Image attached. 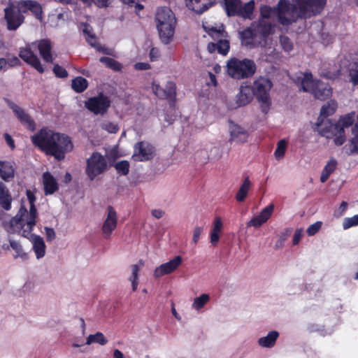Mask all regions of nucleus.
I'll return each instance as SVG.
<instances>
[{
  "label": "nucleus",
  "instance_id": "obj_54",
  "mask_svg": "<svg viewBox=\"0 0 358 358\" xmlns=\"http://www.w3.org/2000/svg\"><path fill=\"white\" fill-rule=\"evenodd\" d=\"M322 224V223L320 221H317V222H315L314 224H310L306 230L308 235V236H314L321 229Z\"/></svg>",
  "mask_w": 358,
  "mask_h": 358
},
{
  "label": "nucleus",
  "instance_id": "obj_26",
  "mask_svg": "<svg viewBox=\"0 0 358 358\" xmlns=\"http://www.w3.org/2000/svg\"><path fill=\"white\" fill-rule=\"evenodd\" d=\"M187 6L196 13H203L215 3V0H186Z\"/></svg>",
  "mask_w": 358,
  "mask_h": 358
},
{
  "label": "nucleus",
  "instance_id": "obj_34",
  "mask_svg": "<svg viewBox=\"0 0 358 358\" xmlns=\"http://www.w3.org/2000/svg\"><path fill=\"white\" fill-rule=\"evenodd\" d=\"M279 334L276 331H270L266 336L261 337L258 340V344L263 348H271L275 344Z\"/></svg>",
  "mask_w": 358,
  "mask_h": 358
},
{
  "label": "nucleus",
  "instance_id": "obj_62",
  "mask_svg": "<svg viewBox=\"0 0 358 358\" xmlns=\"http://www.w3.org/2000/svg\"><path fill=\"white\" fill-rule=\"evenodd\" d=\"M303 236V230L301 229H298L295 231L293 239H292V243L293 245H297L299 241H301Z\"/></svg>",
  "mask_w": 358,
  "mask_h": 358
},
{
  "label": "nucleus",
  "instance_id": "obj_60",
  "mask_svg": "<svg viewBox=\"0 0 358 358\" xmlns=\"http://www.w3.org/2000/svg\"><path fill=\"white\" fill-rule=\"evenodd\" d=\"M26 194H27V199H28V201H29V208L32 209L33 208H36V206L34 205V203L36 201V197L34 196V194L32 191L28 189L27 190L26 192Z\"/></svg>",
  "mask_w": 358,
  "mask_h": 358
},
{
  "label": "nucleus",
  "instance_id": "obj_50",
  "mask_svg": "<svg viewBox=\"0 0 358 358\" xmlns=\"http://www.w3.org/2000/svg\"><path fill=\"white\" fill-rule=\"evenodd\" d=\"M34 1L32 0H27V1H20L18 2L17 10L23 15V13H26L28 10H29Z\"/></svg>",
  "mask_w": 358,
  "mask_h": 358
},
{
  "label": "nucleus",
  "instance_id": "obj_58",
  "mask_svg": "<svg viewBox=\"0 0 358 358\" xmlns=\"http://www.w3.org/2000/svg\"><path fill=\"white\" fill-rule=\"evenodd\" d=\"M45 232L46 240L48 242H51L55 238V232L52 228H50L48 227H45Z\"/></svg>",
  "mask_w": 358,
  "mask_h": 358
},
{
  "label": "nucleus",
  "instance_id": "obj_11",
  "mask_svg": "<svg viewBox=\"0 0 358 358\" xmlns=\"http://www.w3.org/2000/svg\"><path fill=\"white\" fill-rule=\"evenodd\" d=\"M327 125L319 130V134L322 136L327 138H332L334 137V141L335 145L339 146L343 145L345 141V131L341 127L339 124H333L330 120H327Z\"/></svg>",
  "mask_w": 358,
  "mask_h": 358
},
{
  "label": "nucleus",
  "instance_id": "obj_16",
  "mask_svg": "<svg viewBox=\"0 0 358 358\" xmlns=\"http://www.w3.org/2000/svg\"><path fill=\"white\" fill-rule=\"evenodd\" d=\"M154 148L147 142L137 143L134 146L132 158L135 161H147L153 157Z\"/></svg>",
  "mask_w": 358,
  "mask_h": 358
},
{
  "label": "nucleus",
  "instance_id": "obj_12",
  "mask_svg": "<svg viewBox=\"0 0 358 358\" xmlns=\"http://www.w3.org/2000/svg\"><path fill=\"white\" fill-rule=\"evenodd\" d=\"M4 20L7 29L15 31L24 23V16L15 6L10 5L4 9Z\"/></svg>",
  "mask_w": 358,
  "mask_h": 358
},
{
  "label": "nucleus",
  "instance_id": "obj_35",
  "mask_svg": "<svg viewBox=\"0 0 358 358\" xmlns=\"http://www.w3.org/2000/svg\"><path fill=\"white\" fill-rule=\"evenodd\" d=\"M0 176L6 181L13 178L15 169L13 164L7 162L0 161Z\"/></svg>",
  "mask_w": 358,
  "mask_h": 358
},
{
  "label": "nucleus",
  "instance_id": "obj_57",
  "mask_svg": "<svg viewBox=\"0 0 358 358\" xmlns=\"http://www.w3.org/2000/svg\"><path fill=\"white\" fill-rule=\"evenodd\" d=\"M53 72L58 78H66L68 76L67 71L58 64L54 66Z\"/></svg>",
  "mask_w": 358,
  "mask_h": 358
},
{
  "label": "nucleus",
  "instance_id": "obj_18",
  "mask_svg": "<svg viewBox=\"0 0 358 358\" xmlns=\"http://www.w3.org/2000/svg\"><path fill=\"white\" fill-rule=\"evenodd\" d=\"M9 106L18 120L28 129L34 131L35 122L31 116L21 107L14 103H10Z\"/></svg>",
  "mask_w": 358,
  "mask_h": 358
},
{
  "label": "nucleus",
  "instance_id": "obj_24",
  "mask_svg": "<svg viewBox=\"0 0 358 358\" xmlns=\"http://www.w3.org/2000/svg\"><path fill=\"white\" fill-rule=\"evenodd\" d=\"M32 243V250L35 253L37 259L45 257L46 253V245L42 237L36 234H30L28 238Z\"/></svg>",
  "mask_w": 358,
  "mask_h": 358
},
{
  "label": "nucleus",
  "instance_id": "obj_21",
  "mask_svg": "<svg viewBox=\"0 0 358 358\" xmlns=\"http://www.w3.org/2000/svg\"><path fill=\"white\" fill-rule=\"evenodd\" d=\"M337 108V103L334 101L331 100L328 101L326 104H324L320 110V115L318 117L317 120V122L315 124V129L320 130V127L324 123V119L327 117L328 116H330L333 115Z\"/></svg>",
  "mask_w": 358,
  "mask_h": 358
},
{
  "label": "nucleus",
  "instance_id": "obj_38",
  "mask_svg": "<svg viewBox=\"0 0 358 358\" xmlns=\"http://www.w3.org/2000/svg\"><path fill=\"white\" fill-rule=\"evenodd\" d=\"M224 8L228 16H236L240 7V0H224Z\"/></svg>",
  "mask_w": 358,
  "mask_h": 358
},
{
  "label": "nucleus",
  "instance_id": "obj_3",
  "mask_svg": "<svg viewBox=\"0 0 358 358\" xmlns=\"http://www.w3.org/2000/svg\"><path fill=\"white\" fill-rule=\"evenodd\" d=\"M37 215L36 208H29L28 211L24 206H22L15 217L8 222L3 221L2 224L8 233H19L22 236L29 238L36 225Z\"/></svg>",
  "mask_w": 358,
  "mask_h": 358
},
{
  "label": "nucleus",
  "instance_id": "obj_4",
  "mask_svg": "<svg viewBox=\"0 0 358 358\" xmlns=\"http://www.w3.org/2000/svg\"><path fill=\"white\" fill-rule=\"evenodd\" d=\"M176 17L169 7L158 8V36L164 44H169L173 38Z\"/></svg>",
  "mask_w": 358,
  "mask_h": 358
},
{
  "label": "nucleus",
  "instance_id": "obj_9",
  "mask_svg": "<svg viewBox=\"0 0 358 358\" xmlns=\"http://www.w3.org/2000/svg\"><path fill=\"white\" fill-rule=\"evenodd\" d=\"M176 85L174 82L169 81L165 87L160 90L158 85V97L166 99L169 103V113L165 114V120L169 124H172L176 117Z\"/></svg>",
  "mask_w": 358,
  "mask_h": 358
},
{
  "label": "nucleus",
  "instance_id": "obj_2",
  "mask_svg": "<svg viewBox=\"0 0 358 358\" xmlns=\"http://www.w3.org/2000/svg\"><path fill=\"white\" fill-rule=\"evenodd\" d=\"M31 139L32 143L41 151L54 156L59 161L64 158L66 152L73 149V143L68 136L48 128L41 129Z\"/></svg>",
  "mask_w": 358,
  "mask_h": 358
},
{
  "label": "nucleus",
  "instance_id": "obj_17",
  "mask_svg": "<svg viewBox=\"0 0 358 358\" xmlns=\"http://www.w3.org/2000/svg\"><path fill=\"white\" fill-rule=\"evenodd\" d=\"M238 34L241 45L243 46L254 48L261 43L252 25L239 31Z\"/></svg>",
  "mask_w": 358,
  "mask_h": 358
},
{
  "label": "nucleus",
  "instance_id": "obj_5",
  "mask_svg": "<svg viewBox=\"0 0 358 358\" xmlns=\"http://www.w3.org/2000/svg\"><path fill=\"white\" fill-rule=\"evenodd\" d=\"M301 90L310 92L315 99L324 101L332 94V88L327 83L313 79L310 72L303 73L301 81Z\"/></svg>",
  "mask_w": 358,
  "mask_h": 358
},
{
  "label": "nucleus",
  "instance_id": "obj_23",
  "mask_svg": "<svg viewBox=\"0 0 358 358\" xmlns=\"http://www.w3.org/2000/svg\"><path fill=\"white\" fill-rule=\"evenodd\" d=\"M42 183L45 195L53 194L59 189L57 180L48 171L43 173Z\"/></svg>",
  "mask_w": 358,
  "mask_h": 358
},
{
  "label": "nucleus",
  "instance_id": "obj_20",
  "mask_svg": "<svg viewBox=\"0 0 358 358\" xmlns=\"http://www.w3.org/2000/svg\"><path fill=\"white\" fill-rule=\"evenodd\" d=\"M36 48H38L42 59L48 63H52L53 57L52 54V43L48 39H41L34 42Z\"/></svg>",
  "mask_w": 358,
  "mask_h": 358
},
{
  "label": "nucleus",
  "instance_id": "obj_27",
  "mask_svg": "<svg viewBox=\"0 0 358 358\" xmlns=\"http://www.w3.org/2000/svg\"><path fill=\"white\" fill-rule=\"evenodd\" d=\"M182 258L181 256H176L166 263L161 264L158 266V273L160 275H167L175 271L182 264Z\"/></svg>",
  "mask_w": 358,
  "mask_h": 358
},
{
  "label": "nucleus",
  "instance_id": "obj_1",
  "mask_svg": "<svg viewBox=\"0 0 358 358\" xmlns=\"http://www.w3.org/2000/svg\"><path fill=\"white\" fill-rule=\"evenodd\" d=\"M279 0L276 6L278 22L284 26L295 22L299 18L306 19L320 14L327 0Z\"/></svg>",
  "mask_w": 358,
  "mask_h": 358
},
{
  "label": "nucleus",
  "instance_id": "obj_15",
  "mask_svg": "<svg viewBox=\"0 0 358 358\" xmlns=\"http://www.w3.org/2000/svg\"><path fill=\"white\" fill-rule=\"evenodd\" d=\"M117 224V215L112 206H108L106 210L105 220L101 227L102 235L104 238L109 239L113 231L116 229Z\"/></svg>",
  "mask_w": 358,
  "mask_h": 358
},
{
  "label": "nucleus",
  "instance_id": "obj_22",
  "mask_svg": "<svg viewBox=\"0 0 358 358\" xmlns=\"http://www.w3.org/2000/svg\"><path fill=\"white\" fill-rule=\"evenodd\" d=\"M83 33L85 36L87 42L93 48H96L97 50L104 53V54H110L109 50L108 48L101 47L99 43L97 42L96 37L95 34L93 33L92 28L90 25L87 24H83Z\"/></svg>",
  "mask_w": 358,
  "mask_h": 358
},
{
  "label": "nucleus",
  "instance_id": "obj_25",
  "mask_svg": "<svg viewBox=\"0 0 358 358\" xmlns=\"http://www.w3.org/2000/svg\"><path fill=\"white\" fill-rule=\"evenodd\" d=\"M230 141H236L237 142L244 143L247 141L248 135L247 131L241 126L229 120Z\"/></svg>",
  "mask_w": 358,
  "mask_h": 358
},
{
  "label": "nucleus",
  "instance_id": "obj_10",
  "mask_svg": "<svg viewBox=\"0 0 358 358\" xmlns=\"http://www.w3.org/2000/svg\"><path fill=\"white\" fill-rule=\"evenodd\" d=\"M107 169V161L104 156L94 152L87 160L86 174L91 180L103 173Z\"/></svg>",
  "mask_w": 358,
  "mask_h": 358
},
{
  "label": "nucleus",
  "instance_id": "obj_19",
  "mask_svg": "<svg viewBox=\"0 0 358 358\" xmlns=\"http://www.w3.org/2000/svg\"><path fill=\"white\" fill-rule=\"evenodd\" d=\"M251 25L260 41L266 39L273 33V25L263 19L253 22Z\"/></svg>",
  "mask_w": 358,
  "mask_h": 358
},
{
  "label": "nucleus",
  "instance_id": "obj_30",
  "mask_svg": "<svg viewBox=\"0 0 358 358\" xmlns=\"http://www.w3.org/2000/svg\"><path fill=\"white\" fill-rule=\"evenodd\" d=\"M12 196L5 184L0 181V206L6 210L11 208Z\"/></svg>",
  "mask_w": 358,
  "mask_h": 358
},
{
  "label": "nucleus",
  "instance_id": "obj_28",
  "mask_svg": "<svg viewBox=\"0 0 358 358\" xmlns=\"http://www.w3.org/2000/svg\"><path fill=\"white\" fill-rule=\"evenodd\" d=\"M252 99V89L249 85H241L240 92L236 96L237 107L245 106Z\"/></svg>",
  "mask_w": 358,
  "mask_h": 358
},
{
  "label": "nucleus",
  "instance_id": "obj_37",
  "mask_svg": "<svg viewBox=\"0 0 358 358\" xmlns=\"http://www.w3.org/2000/svg\"><path fill=\"white\" fill-rule=\"evenodd\" d=\"M337 166V162L335 159H331L324 167L321 176L320 181L325 182L331 176V174L336 170Z\"/></svg>",
  "mask_w": 358,
  "mask_h": 358
},
{
  "label": "nucleus",
  "instance_id": "obj_56",
  "mask_svg": "<svg viewBox=\"0 0 358 358\" xmlns=\"http://www.w3.org/2000/svg\"><path fill=\"white\" fill-rule=\"evenodd\" d=\"M264 220H262V218L260 217L259 215L254 217L252 219H251L248 223L247 227H261L264 223L266 222V221H264Z\"/></svg>",
  "mask_w": 358,
  "mask_h": 358
},
{
  "label": "nucleus",
  "instance_id": "obj_51",
  "mask_svg": "<svg viewBox=\"0 0 358 358\" xmlns=\"http://www.w3.org/2000/svg\"><path fill=\"white\" fill-rule=\"evenodd\" d=\"M274 209V205L270 204L266 208H264L259 214L260 217L262 218V220H264V221H267L272 215Z\"/></svg>",
  "mask_w": 358,
  "mask_h": 358
},
{
  "label": "nucleus",
  "instance_id": "obj_7",
  "mask_svg": "<svg viewBox=\"0 0 358 358\" xmlns=\"http://www.w3.org/2000/svg\"><path fill=\"white\" fill-rule=\"evenodd\" d=\"M273 87L271 81L263 77L257 79L252 89V92L260 103V108L262 113L266 114L271 107V101L269 92Z\"/></svg>",
  "mask_w": 358,
  "mask_h": 358
},
{
  "label": "nucleus",
  "instance_id": "obj_46",
  "mask_svg": "<svg viewBox=\"0 0 358 358\" xmlns=\"http://www.w3.org/2000/svg\"><path fill=\"white\" fill-rule=\"evenodd\" d=\"M280 43L282 48L285 52H289L293 50V43L288 36L281 35L280 36Z\"/></svg>",
  "mask_w": 358,
  "mask_h": 358
},
{
  "label": "nucleus",
  "instance_id": "obj_29",
  "mask_svg": "<svg viewBox=\"0 0 358 358\" xmlns=\"http://www.w3.org/2000/svg\"><path fill=\"white\" fill-rule=\"evenodd\" d=\"M349 82L353 86H358V59H353L345 66Z\"/></svg>",
  "mask_w": 358,
  "mask_h": 358
},
{
  "label": "nucleus",
  "instance_id": "obj_36",
  "mask_svg": "<svg viewBox=\"0 0 358 358\" xmlns=\"http://www.w3.org/2000/svg\"><path fill=\"white\" fill-rule=\"evenodd\" d=\"M108 340L102 332L97 331L94 334H90L87 338L85 345H90L93 343H97L101 346L106 345Z\"/></svg>",
  "mask_w": 358,
  "mask_h": 358
},
{
  "label": "nucleus",
  "instance_id": "obj_53",
  "mask_svg": "<svg viewBox=\"0 0 358 358\" xmlns=\"http://www.w3.org/2000/svg\"><path fill=\"white\" fill-rule=\"evenodd\" d=\"M29 10L36 16L37 19H41L42 8L38 2L34 1Z\"/></svg>",
  "mask_w": 358,
  "mask_h": 358
},
{
  "label": "nucleus",
  "instance_id": "obj_14",
  "mask_svg": "<svg viewBox=\"0 0 358 358\" xmlns=\"http://www.w3.org/2000/svg\"><path fill=\"white\" fill-rule=\"evenodd\" d=\"M86 108L93 113L104 114L110 106L108 98L103 94L99 96L90 98L85 102Z\"/></svg>",
  "mask_w": 358,
  "mask_h": 358
},
{
  "label": "nucleus",
  "instance_id": "obj_44",
  "mask_svg": "<svg viewBox=\"0 0 358 358\" xmlns=\"http://www.w3.org/2000/svg\"><path fill=\"white\" fill-rule=\"evenodd\" d=\"M287 148V142L285 140H280L278 144L277 148L275 150L274 155L277 159L282 158L285 155Z\"/></svg>",
  "mask_w": 358,
  "mask_h": 358
},
{
  "label": "nucleus",
  "instance_id": "obj_43",
  "mask_svg": "<svg viewBox=\"0 0 358 358\" xmlns=\"http://www.w3.org/2000/svg\"><path fill=\"white\" fill-rule=\"evenodd\" d=\"M272 15L276 16L275 6L271 7L266 5L260 7V19H269Z\"/></svg>",
  "mask_w": 358,
  "mask_h": 358
},
{
  "label": "nucleus",
  "instance_id": "obj_59",
  "mask_svg": "<svg viewBox=\"0 0 358 358\" xmlns=\"http://www.w3.org/2000/svg\"><path fill=\"white\" fill-rule=\"evenodd\" d=\"M203 228L202 227H196L194 229L192 241L194 244L197 243L199 240L200 236L203 232Z\"/></svg>",
  "mask_w": 358,
  "mask_h": 358
},
{
  "label": "nucleus",
  "instance_id": "obj_48",
  "mask_svg": "<svg viewBox=\"0 0 358 358\" xmlns=\"http://www.w3.org/2000/svg\"><path fill=\"white\" fill-rule=\"evenodd\" d=\"M100 62L114 70L120 69V64L112 58L103 57L100 58Z\"/></svg>",
  "mask_w": 358,
  "mask_h": 358
},
{
  "label": "nucleus",
  "instance_id": "obj_6",
  "mask_svg": "<svg viewBox=\"0 0 358 358\" xmlns=\"http://www.w3.org/2000/svg\"><path fill=\"white\" fill-rule=\"evenodd\" d=\"M227 68L228 75L237 80L252 77L257 70L255 62L247 58L241 60L232 57L228 60Z\"/></svg>",
  "mask_w": 358,
  "mask_h": 358
},
{
  "label": "nucleus",
  "instance_id": "obj_39",
  "mask_svg": "<svg viewBox=\"0 0 358 358\" xmlns=\"http://www.w3.org/2000/svg\"><path fill=\"white\" fill-rule=\"evenodd\" d=\"M255 9V1L251 0L248 3H245L243 6L240 4V7L238 8V13L236 16H241L244 18L250 19L251 15L253 13Z\"/></svg>",
  "mask_w": 358,
  "mask_h": 358
},
{
  "label": "nucleus",
  "instance_id": "obj_64",
  "mask_svg": "<svg viewBox=\"0 0 358 358\" xmlns=\"http://www.w3.org/2000/svg\"><path fill=\"white\" fill-rule=\"evenodd\" d=\"M134 68L136 70H147L150 68V64L145 62H138L134 65Z\"/></svg>",
  "mask_w": 358,
  "mask_h": 358
},
{
  "label": "nucleus",
  "instance_id": "obj_32",
  "mask_svg": "<svg viewBox=\"0 0 358 358\" xmlns=\"http://www.w3.org/2000/svg\"><path fill=\"white\" fill-rule=\"evenodd\" d=\"M223 227V223L220 217H216L213 222V227L210 232V243L216 246L219 242L220 233Z\"/></svg>",
  "mask_w": 358,
  "mask_h": 358
},
{
  "label": "nucleus",
  "instance_id": "obj_33",
  "mask_svg": "<svg viewBox=\"0 0 358 358\" xmlns=\"http://www.w3.org/2000/svg\"><path fill=\"white\" fill-rule=\"evenodd\" d=\"M251 186L252 182L249 176L245 177L235 196L238 202H243L245 200Z\"/></svg>",
  "mask_w": 358,
  "mask_h": 358
},
{
  "label": "nucleus",
  "instance_id": "obj_52",
  "mask_svg": "<svg viewBox=\"0 0 358 358\" xmlns=\"http://www.w3.org/2000/svg\"><path fill=\"white\" fill-rule=\"evenodd\" d=\"M358 225V215H355L351 217H347L344 220L343 227L344 229H349L352 227Z\"/></svg>",
  "mask_w": 358,
  "mask_h": 358
},
{
  "label": "nucleus",
  "instance_id": "obj_47",
  "mask_svg": "<svg viewBox=\"0 0 358 358\" xmlns=\"http://www.w3.org/2000/svg\"><path fill=\"white\" fill-rule=\"evenodd\" d=\"M354 123V117L350 115H346L343 117H341L340 120L337 122H333V124H339L341 127L348 128L350 127Z\"/></svg>",
  "mask_w": 358,
  "mask_h": 358
},
{
  "label": "nucleus",
  "instance_id": "obj_61",
  "mask_svg": "<svg viewBox=\"0 0 358 358\" xmlns=\"http://www.w3.org/2000/svg\"><path fill=\"white\" fill-rule=\"evenodd\" d=\"M349 145L351 148L350 153H358V136H355L350 141Z\"/></svg>",
  "mask_w": 358,
  "mask_h": 358
},
{
  "label": "nucleus",
  "instance_id": "obj_40",
  "mask_svg": "<svg viewBox=\"0 0 358 358\" xmlns=\"http://www.w3.org/2000/svg\"><path fill=\"white\" fill-rule=\"evenodd\" d=\"M87 80L81 77L78 76L72 80V88L78 93L84 92L87 87Z\"/></svg>",
  "mask_w": 358,
  "mask_h": 358
},
{
  "label": "nucleus",
  "instance_id": "obj_8",
  "mask_svg": "<svg viewBox=\"0 0 358 358\" xmlns=\"http://www.w3.org/2000/svg\"><path fill=\"white\" fill-rule=\"evenodd\" d=\"M208 34L217 43H209L207 49L209 52L213 53L217 51L219 54L226 55L229 51L230 45L229 40L224 38L227 36V33L224 30V27L221 25L219 28L210 27L206 30Z\"/></svg>",
  "mask_w": 358,
  "mask_h": 358
},
{
  "label": "nucleus",
  "instance_id": "obj_63",
  "mask_svg": "<svg viewBox=\"0 0 358 358\" xmlns=\"http://www.w3.org/2000/svg\"><path fill=\"white\" fill-rule=\"evenodd\" d=\"M6 60L8 62V68L18 66L20 64V61L17 57H12Z\"/></svg>",
  "mask_w": 358,
  "mask_h": 358
},
{
  "label": "nucleus",
  "instance_id": "obj_42",
  "mask_svg": "<svg viewBox=\"0 0 358 358\" xmlns=\"http://www.w3.org/2000/svg\"><path fill=\"white\" fill-rule=\"evenodd\" d=\"M210 296L208 294H202L201 296L194 299L192 307L199 310L203 308L205 305L209 301Z\"/></svg>",
  "mask_w": 358,
  "mask_h": 358
},
{
  "label": "nucleus",
  "instance_id": "obj_41",
  "mask_svg": "<svg viewBox=\"0 0 358 358\" xmlns=\"http://www.w3.org/2000/svg\"><path fill=\"white\" fill-rule=\"evenodd\" d=\"M9 243L10 248L16 252L15 258L20 257L23 260L28 259V255L24 252L22 246L18 241L10 240Z\"/></svg>",
  "mask_w": 358,
  "mask_h": 358
},
{
  "label": "nucleus",
  "instance_id": "obj_45",
  "mask_svg": "<svg viewBox=\"0 0 358 358\" xmlns=\"http://www.w3.org/2000/svg\"><path fill=\"white\" fill-rule=\"evenodd\" d=\"M115 168L118 173L126 176L129 171V164L127 161H121L115 164Z\"/></svg>",
  "mask_w": 358,
  "mask_h": 358
},
{
  "label": "nucleus",
  "instance_id": "obj_55",
  "mask_svg": "<svg viewBox=\"0 0 358 358\" xmlns=\"http://www.w3.org/2000/svg\"><path fill=\"white\" fill-rule=\"evenodd\" d=\"M264 220H262V218L260 217L259 215L254 217L252 219H251L248 223L247 227H261L264 223L266 222V221H264Z\"/></svg>",
  "mask_w": 358,
  "mask_h": 358
},
{
  "label": "nucleus",
  "instance_id": "obj_31",
  "mask_svg": "<svg viewBox=\"0 0 358 358\" xmlns=\"http://www.w3.org/2000/svg\"><path fill=\"white\" fill-rule=\"evenodd\" d=\"M143 266L144 262L142 260H140L137 264H132L130 266L131 275L129 277L128 280L131 284L133 291H136L137 289L138 285V274Z\"/></svg>",
  "mask_w": 358,
  "mask_h": 358
},
{
  "label": "nucleus",
  "instance_id": "obj_13",
  "mask_svg": "<svg viewBox=\"0 0 358 358\" xmlns=\"http://www.w3.org/2000/svg\"><path fill=\"white\" fill-rule=\"evenodd\" d=\"M36 48V43L27 44L24 48L20 49L19 57L26 63L31 66L39 73L44 72V68L41 63L38 56L34 52L33 49Z\"/></svg>",
  "mask_w": 358,
  "mask_h": 358
},
{
  "label": "nucleus",
  "instance_id": "obj_49",
  "mask_svg": "<svg viewBox=\"0 0 358 358\" xmlns=\"http://www.w3.org/2000/svg\"><path fill=\"white\" fill-rule=\"evenodd\" d=\"M101 127L102 129L110 134H115L119 130V127L116 123L108 121L103 122Z\"/></svg>",
  "mask_w": 358,
  "mask_h": 358
}]
</instances>
